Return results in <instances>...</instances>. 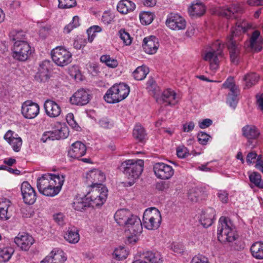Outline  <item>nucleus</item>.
I'll return each instance as SVG.
<instances>
[{
  "mask_svg": "<svg viewBox=\"0 0 263 263\" xmlns=\"http://www.w3.org/2000/svg\"><path fill=\"white\" fill-rule=\"evenodd\" d=\"M251 27L245 20H239L232 29L231 33L227 39L226 45L230 53L231 62L235 65L239 63L240 59L242 45L240 43L243 34Z\"/></svg>",
  "mask_w": 263,
  "mask_h": 263,
  "instance_id": "obj_1",
  "label": "nucleus"
},
{
  "mask_svg": "<svg viewBox=\"0 0 263 263\" xmlns=\"http://www.w3.org/2000/svg\"><path fill=\"white\" fill-rule=\"evenodd\" d=\"M144 161L141 159L126 160L122 163L120 168L125 177L130 181L129 186L134 184L135 180L139 178L143 170Z\"/></svg>",
  "mask_w": 263,
  "mask_h": 263,
  "instance_id": "obj_2",
  "label": "nucleus"
},
{
  "mask_svg": "<svg viewBox=\"0 0 263 263\" xmlns=\"http://www.w3.org/2000/svg\"><path fill=\"white\" fill-rule=\"evenodd\" d=\"M129 91V87L125 83L115 84L107 90L103 98L108 103H116L125 99Z\"/></svg>",
  "mask_w": 263,
  "mask_h": 263,
  "instance_id": "obj_3",
  "label": "nucleus"
},
{
  "mask_svg": "<svg viewBox=\"0 0 263 263\" xmlns=\"http://www.w3.org/2000/svg\"><path fill=\"white\" fill-rule=\"evenodd\" d=\"M217 238L221 242H233L236 239L235 227L229 218H220L217 228Z\"/></svg>",
  "mask_w": 263,
  "mask_h": 263,
  "instance_id": "obj_4",
  "label": "nucleus"
},
{
  "mask_svg": "<svg viewBox=\"0 0 263 263\" xmlns=\"http://www.w3.org/2000/svg\"><path fill=\"white\" fill-rule=\"evenodd\" d=\"M223 45L216 41L206 49L203 59L210 62L212 69L218 68L219 61L223 57Z\"/></svg>",
  "mask_w": 263,
  "mask_h": 263,
  "instance_id": "obj_5",
  "label": "nucleus"
},
{
  "mask_svg": "<svg viewBox=\"0 0 263 263\" xmlns=\"http://www.w3.org/2000/svg\"><path fill=\"white\" fill-rule=\"evenodd\" d=\"M161 215L158 209L151 208L145 210L143 215V224L148 230L157 229L161 222Z\"/></svg>",
  "mask_w": 263,
  "mask_h": 263,
  "instance_id": "obj_6",
  "label": "nucleus"
},
{
  "mask_svg": "<svg viewBox=\"0 0 263 263\" xmlns=\"http://www.w3.org/2000/svg\"><path fill=\"white\" fill-rule=\"evenodd\" d=\"M107 192L108 190L105 186L92 187L91 191L86 194L91 206L94 208L102 205L106 200Z\"/></svg>",
  "mask_w": 263,
  "mask_h": 263,
  "instance_id": "obj_7",
  "label": "nucleus"
},
{
  "mask_svg": "<svg viewBox=\"0 0 263 263\" xmlns=\"http://www.w3.org/2000/svg\"><path fill=\"white\" fill-rule=\"evenodd\" d=\"M53 61L58 66H64L72 61L71 53L62 47H57L51 52Z\"/></svg>",
  "mask_w": 263,
  "mask_h": 263,
  "instance_id": "obj_8",
  "label": "nucleus"
},
{
  "mask_svg": "<svg viewBox=\"0 0 263 263\" xmlns=\"http://www.w3.org/2000/svg\"><path fill=\"white\" fill-rule=\"evenodd\" d=\"M31 54V47L27 42L14 43L12 56L14 59L25 61Z\"/></svg>",
  "mask_w": 263,
  "mask_h": 263,
  "instance_id": "obj_9",
  "label": "nucleus"
},
{
  "mask_svg": "<svg viewBox=\"0 0 263 263\" xmlns=\"http://www.w3.org/2000/svg\"><path fill=\"white\" fill-rule=\"evenodd\" d=\"M153 171L157 178L162 180L170 179L174 173L173 167L163 162H157L153 166Z\"/></svg>",
  "mask_w": 263,
  "mask_h": 263,
  "instance_id": "obj_10",
  "label": "nucleus"
},
{
  "mask_svg": "<svg viewBox=\"0 0 263 263\" xmlns=\"http://www.w3.org/2000/svg\"><path fill=\"white\" fill-rule=\"evenodd\" d=\"M86 178L87 184L91 188L93 186L96 187L104 186L102 183L105 180V175L97 169L90 171L86 174Z\"/></svg>",
  "mask_w": 263,
  "mask_h": 263,
  "instance_id": "obj_11",
  "label": "nucleus"
},
{
  "mask_svg": "<svg viewBox=\"0 0 263 263\" xmlns=\"http://www.w3.org/2000/svg\"><path fill=\"white\" fill-rule=\"evenodd\" d=\"M23 201L26 204L32 205L36 200V193L34 188L27 182L24 181L21 186Z\"/></svg>",
  "mask_w": 263,
  "mask_h": 263,
  "instance_id": "obj_12",
  "label": "nucleus"
},
{
  "mask_svg": "<svg viewBox=\"0 0 263 263\" xmlns=\"http://www.w3.org/2000/svg\"><path fill=\"white\" fill-rule=\"evenodd\" d=\"M187 198L193 203L199 202L205 200L208 197L206 187L197 186L190 189L187 193Z\"/></svg>",
  "mask_w": 263,
  "mask_h": 263,
  "instance_id": "obj_13",
  "label": "nucleus"
},
{
  "mask_svg": "<svg viewBox=\"0 0 263 263\" xmlns=\"http://www.w3.org/2000/svg\"><path fill=\"white\" fill-rule=\"evenodd\" d=\"M39 105L31 101L25 102L22 106V114L26 119L34 118L39 114Z\"/></svg>",
  "mask_w": 263,
  "mask_h": 263,
  "instance_id": "obj_14",
  "label": "nucleus"
},
{
  "mask_svg": "<svg viewBox=\"0 0 263 263\" xmlns=\"http://www.w3.org/2000/svg\"><path fill=\"white\" fill-rule=\"evenodd\" d=\"M91 96L88 91L81 89L76 92L70 98V102L72 104L77 105H85L90 100Z\"/></svg>",
  "mask_w": 263,
  "mask_h": 263,
  "instance_id": "obj_15",
  "label": "nucleus"
},
{
  "mask_svg": "<svg viewBox=\"0 0 263 263\" xmlns=\"http://www.w3.org/2000/svg\"><path fill=\"white\" fill-rule=\"evenodd\" d=\"M16 245L23 251H28L34 243V239L26 233H19L14 238Z\"/></svg>",
  "mask_w": 263,
  "mask_h": 263,
  "instance_id": "obj_16",
  "label": "nucleus"
},
{
  "mask_svg": "<svg viewBox=\"0 0 263 263\" xmlns=\"http://www.w3.org/2000/svg\"><path fill=\"white\" fill-rule=\"evenodd\" d=\"M242 135L247 140V144L252 145V140H256L260 135L259 129L254 125L247 124L241 129Z\"/></svg>",
  "mask_w": 263,
  "mask_h": 263,
  "instance_id": "obj_17",
  "label": "nucleus"
},
{
  "mask_svg": "<svg viewBox=\"0 0 263 263\" xmlns=\"http://www.w3.org/2000/svg\"><path fill=\"white\" fill-rule=\"evenodd\" d=\"M67 259L64 252L61 249H54L41 263H64Z\"/></svg>",
  "mask_w": 263,
  "mask_h": 263,
  "instance_id": "obj_18",
  "label": "nucleus"
},
{
  "mask_svg": "<svg viewBox=\"0 0 263 263\" xmlns=\"http://www.w3.org/2000/svg\"><path fill=\"white\" fill-rule=\"evenodd\" d=\"M159 46L158 39L155 36H150L143 39L142 47L144 51L148 54L155 53Z\"/></svg>",
  "mask_w": 263,
  "mask_h": 263,
  "instance_id": "obj_19",
  "label": "nucleus"
},
{
  "mask_svg": "<svg viewBox=\"0 0 263 263\" xmlns=\"http://www.w3.org/2000/svg\"><path fill=\"white\" fill-rule=\"evenodd\" d=\"M50 61H44L40 65L39 70L34 76L35 80L39 82H46L49 79Z\"/></svg>",
  "mask_w": 263,
  "mask_h": 263,
  "instance_id": "obj_20",
  "label": "nucleus"
},
{
  "mask_svg": "<svg viewBox=\"0 0 263 263\" xmlns=\"http://www.w3.org/2000/svg\"><path fill=\"white\" fill-rule=\"evenodd\" d=\"M86 150L84 144L80 141H77L71 145L68 155L71 158L79 159L86 154Z\"/></svg>",
  "mask_w": 263,
  "mask_h": 263,
  "instance_id": "obj_21",
  "label": "nucleus"
},
{
  "mask_svg": "<svg viewBox=\"0 0 263 263\" xmlns=\"http://www.w3.org/2000/svg\"><path fill=\"white\" fill-rule=\"evenodd\" d=\"M44 107L46 114L51 118L57 117L61 112L60 105L52 100H46L44 102Z\"/></svg>",
  "mask_w": 263,
  "mask_h": 263,
  "instance_id": "obj_22",
  "label": "nucleus"
},
{
  "mask_svg": "<svg viewBox=\"0 0 263 263\" xmlns=\"http://www.w3.org/2000/svg\"><path fill=\"white\" fill-rule=\"evenodd\" d=\"M215 215V210L212 208H209L205 210L202 211L199 219L201 224L204 228H207L211 226L213 222Z\"/></svg>",
  "mask_w": 263,
  "mask_h": 263,
  "instance_id": "obj_23",
  "label": "nucleus"
},
{
  "mask_svg": "<svg viewBox=\"0 0 263 263\" xmlns=\"http://www.w3.org/2000/svg\"><path fill=\"white\" fill-rule=\"evenodd\" d=\"M166 26L170 29L179 30L181 29V15L175 12L169 13L165 21Z\"/></svg>",
  "mask_w": 263,
  "mask_h": 263,
  "instance_id": "obj_24",
  "label": "nucleus"
},
{
  "mask_svg": "<svg viewBox=\"0 0 263 263\" xmlns=\"http://www.w3.org/2000/svg\"><path fill=\"white\" fill-rule=\"evenodd\" d=\"M175 93L171 89L165 90L160 97L156 98V101L160 104L174 105L175 104Z\"/></svg>",
  "mask_w": 263,
  "mask_h": 263,
  "instance_id": "obj_25",
  "label": "nucleus"
},
{
  "mask_svg": "<svg viewBox=\"0 0 263 263\" xmlns=\"http://www.w3.org/2000/svg\"><path fill=\"white\" fill-rule=\"evenodd\" d=\"M55 129L52 131L54 140L65 139L68 137L69 130L67 126L65 124L57 122L55 125Z\"/></svg>",
  "mask_w": 263,
  "mask_h": 263,
  "instance_id": "obj_26",
  "label": "nucleus"
},
{
  "mask_svg": "<svg viewBox=\"0 0 263 263\" xmlns=\"http://www.w3.org/2000/svg\"><path fill=\"white\" fill-rule=\"evenodd\" d=\"M132 214L127 209H120L118 210L114 216L116 222L121 226H123Z\"/></svg>",
  "mask_w": 263,
  "mask_h": 263,
  "instance_id": "obj_27",
  "label": "nucleus"
},
{
  "mask_svg": "<svg viewBox=\"0 0 263 263\" xmlns=\"http://www.w3.org/2000/svg\"><path fill=\"white\" fill-rule=\"evenodd\" d=\"M188 11L190 14L193 17H200L204 14L205 7L202 3H193L189 8Z\"/></svg>",
  "mask_w": 263,
  "mask_h": 263,
  "instance_id": "obj_28",
  "label": "nucleus"
},
{
  "mask_svg": "<svg viewBox=\"0 0 263 263\" xmlns=\"http://www.w3.org/2000/svg\"><path fill=\"white\" fill-rule=\"evenodd\" d=\"M135 8V4L128 0H121L117 6L118 11L122 14H127L133 11Z\"/></svg>",
  "mask_w": 263,
  "mask_h": 263,
  "instance_id": "obj_29",
  "label": "nucleus"
},
{
  "mask_svg": "<svg viewBox=\"0 0 263 263\" xmlns=\"http://www.w3.org/2000/svg\"><path fill=\"white\" fill-rule=\"evenodd\" d=\"M90 206H91V204L86 195L83 197L76 198L74 199L73 207L76 210L82 211Z\"/></svg>",
  "mask_w": 263,
  "mask_h": 263,
  "instance_id": "obj_30",
  "label": "nucleus"
},
{
  "mask_svg": "<svg viewBox=\"0 0 263 263\" xmlns=\"http://www.w3.org/2000/svg\"><path fill=\"white\" fill-rule=\"evenodd\" d=\"M250 251L253 257L257 259H263V242L257 241L253 243Z\"/></svg>",
  "mask_w": 263,
  "mask_h": 263,
  "instance_id": "obj_31",
  "label": "nucleus"
},
{
  "mask_svg": "<svg viewBox=\"0 0 263 263\" xmlns=\"http://www.w3.org/2000/svg\"><path fill=\"white\" fill-rule=\"evenodd\" d=\"M143 257L151 263H162L163 259L158 251H147L143 253Z\"/></svg>",
  "mask_w": 263,
  "mask_h": 263,
  "instance_id": "obj_32",
  "label": "nucleus"
},
{
  "mask_svg": "<svg viewBox=\"0 0 263 263\" xmlns=\"http://www.w3.org/2000/svg\"><path fill=\"white\" fill-rule=\"evenodd\" d=\"M51 174H44L41 177L37 180V187L39 192L43 190L46 189V187L51 186V184H53V182L50 181Z\"/></svg>",
  "mask_w": 263,
  "mask_h": 263,
  "instance_id": "obj_33",
  "label": "nucleus"
},
{
  "mask_svg": "<svg viewBox=\"0 0 263 263\" xmlns=\"http://www.w3.org/2000/svg\"><path fill=\"white\" fill-rule=\"evenodd\" d=\"M77 228L68 229L64 235V238L69 243L75 244L80 240V235Z\"/></svg>",
  "mask_w": 263,
  "mask_h": 263,
  "instance_id": "obj_34",
  "label": "nucleus"
},
{
  "mask_svg": "<svg viewBox=\"0 0 263 263\" xmlns=\"http://www.w3.org/2000/svg\"><path fill=\"white\" fill-rule=\"evenodd\" d=\"M10 40L14 42V43L18 42L22 43V42H27L25 41V32L21 30H12L9 33Z\"/></svg>",
  "mask_w": 263,
  "mask_h": 263,
  "instance_id": "obj_35",
  "label": "nucleus"
},
{
  "mask_svg": "<svg viewBox=\"0 0 263 263\" xmlns=\"http://www.w3.org/2000/svg\"><path fill=\"white\" fill-rule=\"evenodd\" d=\"M133 135L134 138L139 142L145 141L146 133L144 128L141 125H136L133 129Z\"/></svg>",
  "mask_w": 263,
  "mask_h": 263,
  "instance_id": "obj_36",
  "label": "nucleus"
},
{
  "mask_svg": "<svg viewBox=\"0 0 263 263\" xmlns=\"http://www.w3.org/2000/svg\"><path fill=\"white\" fill-rule=\"evenodd\" d=\"M259 80V76L255 73H250L245 76L243 80L245 82V89L249 88L255 85Z\"/></svg>",
  "mask_w": 263,
  "mask_h": 263,
  "instance_id": "obj_37",
  "label": "nucleus"
},
{
  "mask_svg": "<svg viewBox=\"0 0 263 263\" xmlns=\"http://www.w3.org/2000/svg\"><path fill=\"white\" fill-rule=\"evenodd\" d=\"M242 11V8L237 4H234L231 7L226 9L224 12V15L228 18L237 17L236 13H241Z\"/></svg>",
  "mask_w": 263,
  "mask_h": 263,
  "instance_id": "obj_38",
  "label": "nucleus"
},
{
  "mask_svg": "<svg viewBox=\"0 0 263 263\" xmlns=\"http://www.w3.org/2000/svg\"><path fill=\"white\" fill-rule=\"evenodd\" d=\"M148 69L145 66H139L133 72V74L135 80L141 81L143 80L148 73Z\"/></svg>",
  "mask_w": 263,
  "mask_h": 263,
  "instance_id": "obj_39",
  "label": "nucleus"
},
{
  "mask_svg": "<svg viewBox=\"0 0 263 263\" xmlns=\"http://www.w3.org/2000/svg\"><path fill=\"white\" fill-rule=\"evenodd\" d=\"M14 250L12 248H5L0 251V262H6L9 260Z\"/></svg>",
  "mask_w": 263,
  "mask_h": 263,
  "instance_id": "obj_40",
  "label": "nucleus"
},
{
  "mask_svg": "<svg viewBox=\"0 0 263 263\" xmlns=\"http://www.w3.org/2000/svg\"><path fill=\"white\" fill-rule=\"evenodd\" d=\"M50 181L53 182V185L55 186V188H59L58 191L60 192L62 186L63 184L65 176L63 175H54L51 174Z\"/></svg>",
  "mask_w": 263,
  "mask_h": 263,
  "instance_id": "obj_41",
  "label": "nucleus"
},
{
  "mask_svg": "<svg viewBox=\"0 0 263 263\" xmlns=\"http://www.w3.org/2000/svg\"><path fill=\"white\" fill-rule=\"evenodd\" d=\"M250 181L255 186L263 188V181H261L260 175L257 172H253L249 175Z\"/></svg>",
  "mask_w": 263,
  "mask_h": 263,
  "instance_id": "obj_42",
  "label": "nucleus"
},
{
  "mask_svg": "<svg viewBox=\"0 0 263 263\" xmlns=\"http://www.w3.org/2000/svg\"><path fill=\"white\" fill-rule=\"evenodd\" d=\"M239 90L235 91V92H230L228 94L227 102L230 107L235 108L237 106L238 99L237 96Z\"/></svg>",
  "mask_w": 263,
  "mask_h": 263,
  "instance_id": "obj_43",
  "label": "nucleus"
},
{
  "mask_svg": "<svg viewBox=\"0 0 263 263\" xmlns=\"http://www.w3.org/2000/svg\"><path fill=\"white\" fill-rule=\"evenodd\" d=\"M142 223L141 221H138L134 226L125 229L126 233L134 234V235H139L142 232Z\"/></svg>",
  "mask_w": 263,
  "mask_h": 263,
  "instance_id": "obj_44",
  "label": "nucleus"
},
{
  "mask_svg": "<svg viewBox=\"0 0 263 263\" xmlns=\"http://www.w3.org/2000/svg\"><path fill=\"white\" fill-rule=\"evenodd\" d=\"M100 61L102 63H104L108 67L111 68H115L118 65V62L116 60L111 58L108 55H102L100 58Z\"/></svg>",
  "mask_w": 263,
  "mask_h": 263,
  "instance_id": "obj_45",
  "label": "nucleus"
},
{
  "mask_svg": "<svg viewBox=\"0 0 263 263\" xmlns=\"http://www.w3.org/2000/svg\"><path fill=\"white\" fill-rule=\"evenodd\" d=\"M140 20L142 24L148 25L154 20V14L149 12H143L140 14Z\"/></svg>",
  "mask_w": 263,
  "mask_h": 263,
  "instance_id": "obj_46",
  "label": "nucleus"
},
{
  "mask_svg": "<svg viewBox=\"0 0 263 263\" xmlns=\"http://www.w3.org/2000/svg\"><path fill=\"white\" fill-rule=\"evenodd\" d=\"M8 142L14 152H18L20 151L22 145V140L20 137H14L12 139H9Z\"/></svg>",
  "mask_w": 263,
  "mask_h": 263,
  "instance_id": "obj_47",
  "label": "nucleus"
},
{
  "mask_svg": "<svg viewBox=\"0 0 263 263\" xmlns=\"http://www.w3.org/2000/svg\"><path fill=\"white\" fill-rule=\"evenodd\" d=\"M59 188H55V186L51 184V186L46 187V189L43 190L40 193L46 196L53 197L57 195L59 192L58 191Z\"/></svg>",
  "mask_w": 263,
  "mask_h": 263,
  "instance_id": "obj_48",
  "label": "nucleus"
},
{
  "mask_svg": "<svg viewBox=\"0 0 263 263\" xmlns=\"http://www.w3.org/2000/svg\"><path fill=\"white\" fill-rule=\"evenodd\" d=\"M114 254L115 256V258L119 260L125 259L127 256L126 250L124 247L121 246L115 250Z\"/></svg>",
  "mask_w": 263,
  "mask_h": 263,
  "instance_id": "obj_49",
  "label": "nucleus"
},
{
  "mask_svg": "<svg viewBox=\"0 0 263 263\" xmlns=\"http://www.w3.org/2000/svg\"><path fill=\"white\" fill-rule=\"evenodd\" d=\"M119 36L125 45H129L132 43V39L129 34L125 29H121L119 31Z\"/></svg>",
  "mask_w": 263,
  "mask_h": 263,
  "instance_id": "obj_50",
  "label": "nucleus"
},
{
  "mask_svg": "<svg viewBox=\"0 0 263 263\" xmlns=\"http://www.w3.org/2000/svg\"><path fill=\"white\" fill-rule=\"evenodd\" d=\"M260 35V32L258 30H255L253 32L252 34L250 39V46L252 49L258 51L261 50V48H256L255 47L256 44V40Z\"/></svg>",
  "mask_w": 263,
  "mask_h": 263,
  "instance_id": "obj_51",
  "label": "nucleus"
},
{
  "mask_svg": "<svg viewBox=\"0 0 263 263\" xmlns=\"http://www.w3.org/2000/svg\"><path fill=\"white\" fill-rule=\"evenodd\" d=\"M59 7L62 9H67L74 7L77 2L76 0H58Z\"/></svg>",
  "mask_w": 263,
  "mask_h": 263,
  "instance_id": "obj_52",
  "label": "nucleus"
},
{
  "mask_svg": "<svg viewBox=\"0 0 263 263\" xmlns=\"http://www.w3.org/2000/svg\"><path fill=\"white\" fill-rule=\"evenodd\" d=\"M99 125L104 128L109 129L114 126V122L107 118H103L99 121Z\"/></svg>",
  "mask_w": 263,
  "mask_h": 263,
  "instance_id": "obj_53",
  "label": "nucleus"
},
{
  "mask_svg": "<svg viewBox=\"0 0 263 263\" xmlns=\"http://www.w3.org/2000/svg\"><path fill=\"white\" fill-rule=\"evenodd\" d=\"M66 121L69 126L76 130H79L80 127L78 125L75 120L72 114H68L66 116Z\"/></svg>",
  "mask_w": 263,
  "mask_h": 263,
  "instance_id": "obj_54",
  "label": "nucleus"
},
{
  "mask_svg": "<svg viewBox=\"0 0 263 263\" xmlns=\"http://www.w3.org/2000/svg\"><path fill=\"white\" fill-rule=\"evenodd\" d=\"M197 137L200 144L202 145H206L210 136L206 133L201 132L198 133Z\"/></svg>",
  "mask_w": 263,
  "mask_h": 263,
  "instance_id": "obj_55",
  "label": "nucleus"
},
{
  "mask_svg": "<svg viewBox=\"0 0 263 263\" xmlns=\"http://www.w3.org/2000/svg\"><path fill=\"white\" fill-rule=\"evenodd\" d=\"M138 221H141L140 219L137 216L132 214L131 217H129L123 226L125 227V229H127L132 226H134L136 223L138 222Z\"/></svg>",
  "mask_w": 263,
  "mask_h": 263,
  "instance_id": "obj_56",
  "label": "nucleus"
},
{
  "mask_svg": "<svg viewBox=\"0 0 263 263\" xmlns=\"http://www.w3.org/2000/svg\"><path fill=\"white\" fill-rule=\"evenodd\" d=\"M223 86L225 88L230 89V92H235V91L238 90L237 87L233 82V79H228L223 84Z\"/></svg>",
  "mask_w": 263,
  "mask_h": 263,
  "instance_id": "obj_57",
  "label": "nucleus"
},
{
  "mask_svg": "<svg viewBox=\"0 0 263 263\" xmlns=\"http://www.w3.org/2000/svg\"><path fill=\"white\" fill-rule=\"evenodd\" d=\"M86 44V41L85 39L79 38L74 40L73 43V46L75 49H80L82 47H84Z\"/></svg>",
  "mask_w": 263,
  "mask_h": 263,
  "instance_id": "obj_58",
  "label": "nucleus"
},
{
  "mask_svg": "<svg viewBox=\"0 0 263 263\" xmlns=\"http://www.w3.org/2000/svg\"><path fill=\"white\" fill-rule=\"evenodd\" d=\"M218 197L222 203H227L229 200V194L224 190L219 191L217 194Z\"/></svg>",
  "mask_w": 263,
  "mask_h": 263,
  "instance_id": "obj_59",
  "label": "nucleus"
},
{
  "mask_svg": "<svg viewBox=\"0 0 263 263\" xmlns=\"http://www.w3.org/2000/svg\"><path fill=\"white\" fill-rule=\"evenodd\" d=\"M48 140H54L53 137L52 132L51 131L44 132L41 139V141L44 143L47 142Z\"/></svg>",
  "mask_w": 263,
  "mask_h": 263,
  "instance_id": "obj_60",
  "label": "nucleus"
},
{
  "mask_svg": "<svg viewBox=\"0 0 263 263\" xmlns=\"http://www.w3.org/2000/svg\"><path fill=\"white\" fill-rule=\"evenodd\" d=\"M191 263H209L207 258L202 256H194Z\"/></svg>",
  "mask_w": 263,
  "mask_h": 263,
  "instance_id": "obj_61",
  "label": "nucleus"
},
{
  "mask_svg": "<svg viewBox=\"0 0 263 263\" xmlns=\"http://www.w3.org/2000/svg\"><path fill=\"white\" fill-rule=\"evenodd\" d=\"M195 127L193 122L191 121L183 125L182 130L184 132H190L192 131Z\"/></svg>",
  "mask_w": 263,
  "mask_h": 263,
  "instance_id": "obj_62",
  "label": "nucleus"
},
{
  "mask_svg": "<svg viewBox=\"0 0 263 263\" xmlns=\"http://www.w3.org/2000/svg\"><path fill=\"white\" fill-rule=\"evenodd\" d=\"M212 120L210 119H205L201 122H199V126L200 128L204 129L209 127L212 124Z\"/></svg>",
  "mask_w": 263,
  "mask_h": 263,
  "instance_id": "obj_63",
  "label": "nucleus"
},
{
  "mask_svg": "<svg viewBox=\"0 0 263 263\" xmlns=\"http://www.w3.org/2000/svg\"><path fill=\"white\" fill-rule=\"evenodd\" d=\"M256 98L257 99V105L258 106V108L260 110H263V93L261 95H257L256 96Z\"/></svg>",
  "mask_w": 263,
  "mask_h": 263,
  "instance_id": "obj_64",
  "label": "nucleus"
}]
</instances>
